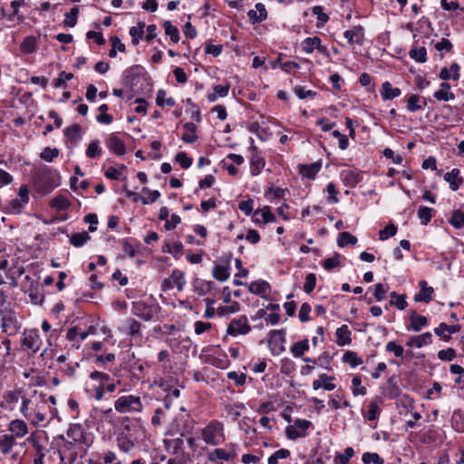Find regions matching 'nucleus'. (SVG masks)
I'll return each instance as SVG.
<instances>
[{
    "mask_svg": "<svg viewBox=\"0 0 464 464\" xmlns=\"http://www.w3.org/2000/svg\"><path fill=\"white\" fill-rule=\"evenodd\" d=\"M50 206L61 211L68 209L71 206V203L66 197L63 195H58L51 200Z\"/></svg>",
    "mask_w": 464,
    "mask_h": 464,
    "instance_id": "nucleus-39",
    "label": "nucleus"
},
{
    "mask_svg": "<svg viewBox=\"0 0 464 464\" xmlns=\"http://www.w3.org/2000/svg\"><path fill=\"white\" fill-rule=\"evenodd\" d=\"M316 285V276L314 273H309L305 276V282L304 284V291L306 294H310L314 291Z\"/></svg>",
    "mask_w": 464,
    "mask_h": 464,
    "instance_id": "nucleus-64",
    "label": "nucleus"
},
{
    "mask_svg": "<svg viewBox=\"0 0 464 464\" xmlns=\"http://www.w3.org/2000/svg\"><path fill=\"white\" fill-rule=\"evenodd\" d=\"M0 316L3 332L9 336L15 335L21 328V324L15 312L8 307H5L0 309Z\"/></svg>",
    "mask_w": 464,
    "mask_h": 464,
    "instance_id": "nucleus-5",
    "label": "nucleus"
},
{
    "mask_svg": "<svg viewBox=\"0 0 464 464\" xmlns=\"http://www.w3.org/2000/svg\"><path fill=\"white\" fill-rule=\"evenodd\" d=\"M247 16L252 24H259L267 18L266 6L262 3L256 4V10H249Z\"/></svg>",
    "mask_w": 464,
    "mask_h": 464,
    "instance_id": "nucleus-19",
    "label": "nucleus"
},
{
    "mask_svg": "<svg viewBox=\"0 0 464 464\" xmlns=\"http://www.w3.org/2000/svg\"><path fill=\"white\" fill-rule=\"evenodd\" d=\"M29 202V190L26 186H21L18 191V197L8 201L5 209L7 214H20L24 206Z\"/></svg>",
    "mask_w": 464,
    "mask_h": 464,
    "instance_id": "nucleus-7",
    "label": "nucleus"
},
{
    "mask_svg": "<svg viewBox=\"0 0 464 464\" xmlns=\"http://www.w3.org/2000/svg\"><path fill=\"white\" fill-rule=\"evenodd\" d=\"M303 51L305 53H312L315 49H317L321 53L324 55H328L327 47L322 45V41L318 36L307 37L303 41Z\"/></svg>",
    "mask_w": 464,
    "mask_h": 464,
    "instance_id": "nucleus-12",
    "label": "nucleus"
},
{
    "mask_svg": "<svg viewBox=\"0 0 464 464\" xmlns=\"http://www.w3.org/2000/svg\"><path fill=\"white\" fill-rule=\"evenodd\" d=\"M15 445V440L14 435L4 434L0 437V451L4 455L9 454L14 446Z\"/></svg>",
    "mask_w": 464,
    "mask_h": 464,
    "instance_id": "nucleus-32",
    "label": "nucleus"
},
{
    "mask_svg": "<svg viewBox=\"0 0 464 464\" xmlns=\"http://www.w3.org/2000/svg\"><path fill=\"white\" fill-rule=\"evenodd\" d=\"M257 216H260L262 221L266 224L269 222H275L276 220V216L271 212L270 207L266 206L261 209L254 211L253 218L256 223H258Z\"/></svg>",
    "mask_w": 464,
    "mask_h": 464,
    "instance_id": "nucleus-29",
    "label": "nucleus"
},
{
    "mask_svg": "<svg viewBox=\"0 0 464 464\" xmlns=\"http://www.w3.org/2000/svg\"><path fill=\"white\" fill-rule=\"evenodd\" d=\"M440 90L436 91L433 94L434 98L438 101L449 102L455 99V94L450 92V84L443 82L440 85Z\"/></svg>",
    "mask_w": 464,
    "mask_h": 464,
    "instance_id": "nucleus-21",
    "label": "nucleus"
},
{
    "mask_svg": "<svg viewBox=\"0 0 464 464\" xmlns=\"http://www.w3.org/2000/svg\"><path fill=\"white\" fill-rule=\"evenodd\" d=\"M163 28L165 31V34L169 36L170 41L173 44L179 43L180 36H179V30L177 26L173 25L170 21H165L163 23Z\"/></svg>",
    "mask_w": 464,
    "mask_h": 464,
    "instance_id": "nucleus-36",
    "label": "nucleus"
},
{
    "mask_svg": "<svg viewBox=\"0 0 464 464\" xmlns=\"http://www.w3.org/2000/svg\"><path fill=\"white\" fill-rule=\"evenodd\" d=\"M449 222L457 229L462 228L464 227V207L454 210Z\"/></svg>",
    "mask_w": 464,
    "mask_h": 464,
    "instance_id": "nucleus-35",
    "label": "nucleus"
},
{
    "mask_svg": "<svg viewBox=\"0 0 464 464\" xmlns=\"http://www.w3.org/2000/svg\"><path fill=\"white\" fill-rule=\"evenodd\" d=\"M343 362L355 368L362 363V359L353 351H346L343 355Z\"/></svg>",
    "mask_w": 464,
    "mask_h": 464,
    "instance_id": "nucleus-42",
    "label": "nucleus"
},
{
    "mask_svg": "<svg viewBox=\"0 0 464 464\" xmlns=\"http://www.w3.org/2000/svg\"><path fill=\"white\" fill-rule=\"evenodd\" d=\"M391 305L396 306L400 310H404L407 307V302L405 300V295H398L396 292L391 293Z\"/></svg>",
    "mask_w": 464,
    "mask_h": 464,
    "instance_id": "nucleus-53",
    "label": "nucleus"
},
{
    "mask_svg": "<svg viewBox=\"0 0 464 464\" xmlns=\"http://www.w3.org/2000/svg\"><path fill=\"white\" fill-rule=\"evenodd\" d=\"M90 379L98 383L89 388L88 392L96 401H102L104 397V386L111 381V376L106 372L94 371L90 373Z\"/></svg>",
    "mask_w": 464,
    "mask_h": 464,
    "instance_id": "nucleus-6",
    "label": "nucleus"
},
{
    "mask_svg": "<svg viewBox=\"0 0 464 464\" xmlns=\"http://www.w3.org/2000/svg\"><path fill=\"white\" fill-rule=\"evenodd\" d=\"M459 65L457 63H451L450 68L443 67L440 72V78L443 81L452 79L458 81L459 79Z\"/></svg>",
    "mask_w": 464,
    "mask_h": 464,
    "instance_id": "nucleus-25",
    "label": "nucleus"
},
{
    "mask_svg": "<svg viewBox=\"0 0 464 464\" xmlns=\"http://www.w3.org/2000/svg\"><path fill=\"white\" fill-rule=\"evenodd\" d=\"M115 410L121 414L125 413H140L144 409V405L140 396L122 395L114 401Z\"/></svg>",
    "mask_w": 464,
    "mask_h": 464,
    "instance_id": "nucleus-3",
    "label": "nucleus"
},
{
    "mask_svg": "<svg viewBox=\"0 0 464 464\" xmlns=\"http://www.w3.org/2000/svg\"><path fill=\"white\" fill-rule=\"evenodd\" d=\"M170 278L172 280L173 285H176L178 291H183L186 285L184 272L179 269H174L170 275Z\"/></svg>",
    "mask_w": 464,
    "mask_h": 464,
    "instance_id": "nucleus-38",
    "label": "nucleus"
},
{
    "mask_svg": "<svg viewBox=\"0 0 464 464\" xmlns=\"http://www.w3.org/2000/svg\"><path fill=\"white\" fill-rule=\"evenodd\" d=\"M200 438L209 446H218L226 440L224 424L218 420H210L204 428L200 430Z\"/></svg>",
    "mask_w": 464,
    "mask_h": 464,
    "instance_id": "nucleus-2",
    "label": "nucleus"
},
{
    "mask_svg": "<svg viewBox=\"0 0 464 464\" xmlns=\"http://www.w3.org/2000/svg\"><path fill=\"white\" fill-rule=\"evenodd\" d=\"M354 450L352 447H347L343 453H336L334 457V462L336 464H347L349 460L353 457Z\"/></svg>",
    "mask_w": 464,
    "mask_h": 464,
    "instance_id": "nucleus-50",
    "label": "nucleus"
},
{
    "mask_svg": "<svg viewBox=\"0 0 464 464\" xmlns=\"http://www.w3.org/2000/svg\"><path fill=\"white\" fill-rule=\"evenodd\" d=\"M343 36L350 44H356L362 45L364 41V28L362 25H354L351 29L346 30Z\"/></svg>",
    "mask_w": 464,
    "mask_h": 464,
    "instance_id": "nucleus-13",
    "label": "nucleus"
},
{
    "mask_svg": "<svg viewBox=\"0 0 464 464\" xmlns=\"http://www.w3.org/2000/svg\"><path fill=\"white\" fill-rule=\"evenodd\" d=\"M145 23L140 22L138 25L130 28V35L131 36V42L134 45H137L142 39L144 34Z\"/></svg>",
    "mask_w": 464,
    "mask_h": 464,
    "instance_id": "nucleus-37",
    "label": "nucleus"
},
{
    "mask_svg": "<svg viewBox=\"0 0 464 464\" xmlns=\"http://www.w3.org/2000/svg\"><path fill=\"white\" fill-rule=\"evenodd\" d=\"M433 209L428 207H420L418 210V218L420 219L421 224L427 225L432 218Z\"/></svg>",
    "mask_w": 464,
    "mask_h": 464,
    "instance_id": "nucleus-60",
    "label": "nucleus"
},
{
    "mask_svg": "<svg viewBox=\"0 0 464 464\" xmlns=\"http://www.w3.org/2000/svg\"><path fill=\"white\" fill-rule=\"evenodd\" d=\"M159 312L160 306L157 304L149 305L142 301L132 303L131 313L146 322L150 321Z\"/></svg>",
    "mask_w": 464,
    "mask_h": 464,
    "instance_id": "nucleus-8",
    "label": "nucleus"
},
{
    "mask_svg": "<svg viewBox=\"0 0 464 464\" xmlns=\"http://www.w3.org/2000/svg\"><path fill=\"white\" fill-rule=\"evenodd\" d=\"M459 169H453L451 171L445 173L444 179L450 184V188L456 191L463 183V179L459 176Z\"/></svg>",
    "mask_w": 464,
    "mask_h": 464,
    "instance_id": "nucleus-20",
    "label": "nucleus"
},
{
    "mask_svg": "<svg viewBox=\"0 0 464 464\" xmlns=\"http://www.w3.org/2000/svg\"><path fill=\"white\" fill-rule=\"evenodd\" d=\"M252 423H254V420L250 419L249 417H244L238 421V427L241 430L244 431L245 434H248L250 430L256 433V429L252 428Z\"/></svg>",
    "mask_w": 464,
    "mask_h": 464,
    "instance_id": "nucleus-63",
    "label": "nucleus"
},
{
    "mask_svg": "<svg viewBox=\"0 0 464 464\" xmlns=\"http://www.w3.org/2000/svg\"><path fill=\"white\" fill-rule=\"evenodd\" d=\"M343 181L345 186L353 188L362 180L363 173L358 169L342 171Z\"/></svg>",
    "mask_w": 464,
    "mask_h": 464,
    "instance_id": "nucleus-15",
    "label": "nucleus"
},
{
    "mask_svg": "<svg viewBox=\"0 0 464 464\" xmlns=\"http://www.w3.org/2000/svg\"><path fill=\"white\" fill-rule=\"evenodd\" d=\"M142 192L147 194V196H141V198H140L143 205L151 204L160 197V193L158 190H150L147 188H143Z\"/></svg>",
    "mask_w": 464,
    "mask_h": 464,
    "instance_id": "nucleus-49",
    "label": "nucleus"
},
{
    "mask_svg": "<svg viewBox=\"0 0 464 464\" xmlns=\"http://www.w3.org/2000/svg\"><path fill=\"white\" fill-rule=\"evenodd\" d=\"M102 154V148L100 147V140H92L87 147L86 156L89 159H96L101 157Z\"/></svg>",
    "mask_w": 464,
    "mask_h": 464,
    "instance_id": "nucleus-41",
    "label": "nucleus"
},
{
    "mask_svg": "<svg viewBox=\"0 0 464 464\" xmlns=\"http://www.w3.org/2000/svg\"><path fill=\"white\" fill-rule=\"evenodd\" d=\"M362 460L364 464H383V459L375 452H365L362 456Z\"/></svg>",
    "mask_w": 464,
    "mask_h": 464,
    "instance_id": "nucleus-54",
    "label": "nucleus"
},
{
    "mask_svg": "<svg viewBox=\"0 0 464 464\" xmlns=\"http://www.w3.org/2000/svg\"><path fill=\"white\" fill-rule=\"evenodd\" d=\"M186 132L182 135L181 140L186 143H194L198 140V135L196 133L197 127L193 122H186L184 124Z\"/></svg>",
    "mask_w": 464,
    "mask_h": 464,
    "instance_id": "nucleus-31",
    "label": "nucleus"
},
{
    "mask_svg": "<svg viewBox=\"0 0 464 464\" xmlns=\"http://www.w3.org/2000/svg\"><path fill=\"white\" fill-rule=\"evenodd\" d=\"M63 131L66 139L72 144H77L82 138V127L78 123L68 126Z\"/></svg>",
    "mask_w": 464,
    "mask_h": 464,
    "instance_id": "nucleus-24",
    "label": "nucleus"
},
{
    "mask_svg": "<svg viewBox=\"0 0 464 464\" xmlns=\"http://www.w3.org/2000/svg\"><path fill=\"white\" fill-rule=\"evenodd\" d=\"M21 343L24 350H31L34 353L38 352L41 347V340L35 331L24 333Z\"/></svg>",
    "mask_w": 464,
    "mask_h": 464,
    "instance_id": "nucleus-11",
    "label": "nucleus"
},
{
    "mask_svg": "<svg viewBox=\"0 0 464 464\" xmlns=\"http://www.w3.org/2000/svg\"><path fill=\"white\" fill-rule=\"evenodd\" d=\"M36 49V39L34 36H27L20 45V50L24 53H33Z\"/></svg>",
    "mask_w": 464,
    "mask_h": 464,
    "instance_id": "nucleus-47",
    "label": "nucleus"
},
{
    "mask_svg": "<svg viewBox=\"0 0 464 464\" xmlns=\"http://www.w3.org/2000/svg\"><path fill=\"white\" fill-rule=\"evenodd\" d=\"M421 98L418 94H411L408 100H407V110L411 112L418 111L423 110V108L426 106L427 102L423 99L422 103L420 104Z\"/></svg>",
    "mask_w": 464,
    "mask_h": 464,
    "instance_id": "nucleus-34",
    "label": "nucleus"
},
{
    "mask_svg": "<svg viewBox=\"0 0 464 464\" xmlns=\"http://www.w3.org/2000/svg\"><path fill=\"white\" fill-rule=\"evenodd\" d=\"M380 412L381 410L378 404L375 401H372L368 406L365 417L367 418L368 420L373 421L379 418Z\"/></svg>",
    "mask_w": 464,
    "mask_h": 464,
    "instance_id": "nucleus-59",
    "label": "nucleus"
},
{
    "mask_svg": "<svg viewBox=\"0 0 464 464\" xmlns=\"http://www.w3.org/2000/svg\"><path fill=\"white\" fill-rule=\"evenodd\" d=\"M67 437L70 441L64 443L63 448L71 450L75 444L83 445L89 448L92 444V439L84 431L80 424H72L67 430Z\"/></svg>",
    "mask_w": 464,
    "mask_h": 464,
    "instance_id": "nucleus-4",
    "label": "nucleus"
},
{
    "mask_svg": "<svg viewBox=\"0 0 464 464\" xmlns=\"http://www.w3.org/2000/svg\"><path fill=\"white\" fill-rule=\"evenodd\" d=\"M59 150L57 148L45 147L40 154V158L46 162H52L59 156Z\"/></svg>",
    "mask_w": 464,
    "mask_h": 464,
    "instance_id": "nucleus-55",
    "label": "nucleus"
},
{
    "mask_svg": "<svg viewBox=\"0 0 464 464\" xmlns=\"http://www.w3.org/2000/svg\"><path fill=\"white\" fill-rule=\"evenodd\" d=\"M357 241L358 240L355 236H353L351 233L344 231L339 234L337 238V245L340 247H344L348 245L354 246L356 245Z\"/></svg>",
    "mask_w": 464,
    "mask_h": 464,
    "instance_id": "nucleus-40",
    "label": "nucleus"
},
{
    "mask_svg": "<svg viewBox=\"0 0 464 464\" xmlns=\"http://www.w3.org/2000/svg\"><path fill=\"white\" fill-rule=\"evenodd\" d=\"M268 345L273 355H279L285 351V342L284 330H272L269 332Z\"/></svg>",
    "mask_w": 464,
    "mask_h": 464,
    "instance_id": "nucleus-10",
    "label": "nucleus"
},
{
    "mask_svg": "<svg viewBox=\"0 0 464 464\" xmlns=\"http://www.w3.org/2000/svg\"><path fill=\"white\" fill-rule=\"evenodd\" d=\"M183 436L184 434L181 433L180 437L169 440V446L172 449L175 455L183 456L185 454Z\"/></svg>",
    "mask_w": 464,
    "mask_h": 464,
    "instance_id": "nucleus-46",
    "label": "nucleus"
},
{
    "mask_svg": "<svg viewBox=\"0 0 464 464\" xmlns=\"http://www.w3.org/2000/svg\"><path fill=\"white\" fill-rule=\"evenodd\" d=\"M321 163L304 164L300 166L299 172L304 178L314 179L321 169Z\"/></svg>",
    "mask_w": 464,
    "mask_h": 464,
    "instance_id": "nucleus-27",
    "label": "nucleus"
},
{
    "mask_svg": "<svg viewBox=\"0 0 464 464\" xmlns=\"http://www.w3.org/2000/svg\"><path fill=\"white\" fill-rule=\"evenodd\" d=\"M336 343L339 346L348 345L352 343V333L346 324L338 327L335 332Z\"/></svg>",
    "mask_w": 464,
    "mask_h": 464,
    "instance_id": "nucleus-26",
    "label": "nucleus"
},
{
    "mask_svg": "<svg viewBox=\"0 0 464 464\" xmlns=\"http://www.w3.org/2000/svg\"><path fill=\"white\" fill-rule=\"evenodd\" d=\"M106 145L109 150L117 156H122L126 152L125 144L120 137L111 134L106 140Z\"/></svg>",
    "mask_w": 464,
    "mask_h": 464,
    "instance_id": "nucleus-17",
    "label": "nucleus"
},
{
    "mask_svg": "<svg viewBox=\"0 0 464 464\" xmlns=\"http://www.w3.org/2000/svg\"><path fill=\"white\" fill-rule=\"evenodd\" d=\"M60 185V175L48 166L38 169L34 177V186L37 192L44 195L52 192Z\"/></svg>",
    "mask_w": 464,
    "mask_h": 464,
    "instance_id": "nucleus-1",
    "label": "nucleus"
},
{
    "mask_svg": "<svg viewBox=\"0 0 464 464\" xmlns=\"http://www.w3.org/2000/svg\"><path fill=\"white\" fill-rule=\"evenodd\" d=\"M312 13L317 16L320 24H317V27H321L329 21V15L324 12L321 5H315L312 8Z\"/></svg>",
    "mask_w": 464,
    "mask_h": 464,
    "instance_id": "nucleus-62",
    "label": "nucleus"
},
{
    "mask_svg": "<svg viewBox=\"0 0 464 464\" xmlns=\"http://www.w3.org/2000/svg\"><path fill=\"white\" fill-rule=\"evenodd\" d=\"M397 233V227L391 223L387 225L383 229L379 231V239L383 241L391 237H393Z\"/></svg>",
    "mask_w": 464,
    "mask_h": 464,
    "instance_id": "nucleus-61",
    "label": "nucleus"
},
{
    "mask_svg": "<svg viewBox=\"0 0 464 464\" xmlns=\"http://www.w3.org/2000/svg\"><path fill=\"white\" fill-rule=\"evenodd\" d=\"M8 430L11 432L10 435H14V440L24 437L28 432L26 423L22 420H13L8 425Z\"/></svg>",
    "mask_w": 464,
    "mask_h": 464,
    "instance_id": "nucleus-18",
    "label": "nucleus"
},
{
    "mask_svg": "<svg viewBox=\"0 0 464 464\" xmlns=\"http://www.w3.org/2000/svg\"><path fill=\"white\" fill-rule=\"evenodd\" d=\"M90 239L91 237L89 236L88 232L74 233L70 237V243L75 247H80L82 246Z\"/></svg>",
    "mask_w": 464,
    "mask_h": 464,
    "instance_id": "nucleus-44",
    "label": "nucleus"
},
{
    "mask_svg": "<svg viewBox=\"0 0 464 464\" xmlns=\"http://www.w3.org/2000/svg\"><path fill=\"white\" fill-rule=\"evenodd\" d=\"M265 160L258 153H253L250 160V171L253 176L258 175L265 167Z\"/></svg>",
    "mask_w": 464,
    "mask_h": 464,
    "instance_id": "nucleus-30",
    "label": "nucleus"
},
{
    "mask_svg": "<svg viewBox=\"0 0 464 464\" xmlns=\"http://www.w3.org/2000/svg\"><path fill=\"white\" fill-rule=\"evenodd\" d=\"M291 455L290 450L280 449L275 451L267 459V464H278L279 459H285Z\"/></svg>",
    "mask_w": 464,
    "mask_h": 464,
    "instance_id": "nucleus-51",
    "label": "nucleus"
},
{
    "mask_svg": "<svg viewBox=\"0 0 464 464\" xmlns=\"http://www.w3.org/2000/svg\"><path fill=\"white\" fill-rule=\"evenodd\" d=\"M432 341L433 337L431 333L426 332L420 335L411 336L407 340L406 345L409 347L421 348L423 346L430 344Z\"/></svg>",
    "mask_w": 464,
    "mask_h": 464,
    "instance_id": "nucleus-14",
    "label": "nucleus"
},
{
    "mask_svg": "<svg viewBox=\"0 0 464 464\" xmlns=\"http://www.w3.org/2000/svg\"><path fill=\"white\" fill-rule=\"evenodd\" d=\"M213 277L220 282H224L228 279L230 273L229 268L225 266H215L212 271Z\"/></svg>",
    "mask_w": 464,
    "mask_h": 464,
    "instance_id": "nucleus-45",
    "label": "nucleus"
},
{
    "mask_svg": "<svg viewBox=\"0 0 464 464\" xmlns=\"http://www.w3.org/2000/svg\"><path fill=\"white\" fill-rule=\"evenodd\" d=\"M124 170H125V166L124 165H121L120 168H115V167L110 166L106 169L104 175L109 179L119 180V179H121V175H122Z\"/></svg>",
    "mask_w": 464,
    "mask_h": 464,
    "instance_id": "nucleus-52",
    "label": "nucleus"
},
{
    "mask_svg": "<svg viewBox=\"0 0 464 464\" xmlns=\"http://www.w3.org/2000/svg\"><path fill=\"white\" fill-rule=\"evenodd\" d=\"M308 350H309L308 339H304L297 343H295L290 348V352L292 353L293 356L295 358L303 357L304 353L307 352Z\"/></svg>",
    "mask_w": 464,
    "mask_h": 464,
    "instance_id": "nucleus-33",
    "label": "nucleus"
},
{
    "mask_svg": "<svg viewBox=\"0 0 464 464\" xmlns=\"http://www.w3.org/2000/svg\"><path fill=\"white\" fill-rule=\"evenodd\" d=\"M166 94L167 93L164 90H159L156 97V104L160 107H163L165 105L173 107L176 103L175 100L172 97L166 98Z\"/></svg>",
    "mask_w": 464,
    "mask_h": 464,
    "instance_id": "nucleus-48",
    "label": "nucleus"
},
{
    "mask_svg": "<svg viewBox=\"0 0 464 464\" xmlns=\"http://www.w3.org/2000/svg\"><path fill=\"white\" fill-rule=\"evenodd\" d=\"M420 290L414 295L415 302L429 303L432 299L433 288L428 286L427 282L422 280L420 282Z\"/></svg>",
    "mask_w": 464,
    "mask_h": 464,
    "instance_id": "nucleus-22",
    "label": "nucleus"
},
{
    "mask_svg": "<svg viewBox=\"0 0 464 464\" xmlns=\"http://www.w3.org/2000/svg\"><path fill=\"white\" fill-rule=\"evenodd\" d=\"M117 445L120 450L128 453L134 448L135 443L127 433L121 432L117 436Z\"/></svg>",
    "mask_w": 464,
    "mask_h": 464,
    "instance_id": "nucleus-28",
    "label": "nucleus"
},
{
    "mask_svg": "<svg viewBox=\"0 0 464 464\" xmlns=\"http://www.w3.org/2000/svg\"><path fill=\"white\" fill-rule=\"evenodd\" d=\"M248 289L255 295H263L269 290V284L264 280L255 281L249 285Z\"/></svg>",
    "mask_w": 464,
    "mask_h": 464,
    "instance_id": "nucleus-43",
    "label": "nucleus"
},
{
    "mask_svg": "<svg viewBox=\"0 0 464 464\" xmlns=\"http://www.w3.org/2000/svg\"><path fill=\"white\" fill-rule=\"evenodd\" d=\"M362 384V377L359 375H356L352 380V385L353 387V394L354 396L359 395H365L367 392V390L364 386H361Z\"/></svg>",
    "mask_w": 464,
    "mask_h": 464,
    "instance_id": "nucleus-57",
    "label": "nucleus"
},
{
    "mask_svg": "<svg viewBox=\"0 0 464 464\" xmlns=\"http://www.w3.org/2000/svg\"><path fill=\"white\" fill-rule=\"evenodd\" d=\"M411 324L407 326L408 331L420 332L422 328L428 325V318L424 315H420L416 311L412 310L410 314Z\"/></svg>",
    "mask_w": 464,
    "mask_h": 464,
    "instance_id": "nucleus-16",
    "label": "nucleus"
},
{
    "mask_svg": "<svg viewBox=\"0 0 464 464\" xmlns=\"http://www.w3.org/2000/svg\"><path fill=\"white\" fill-rule=\"evenodd\" d=\"M410 57L418 63H424L427 60V51L425 47L415 48L410 51Z\"/></svg>",
    "mask_w": 464,
    "mask_h": 464,
    "instance_id": "nucleus-58",
    "label": "nucleus"
},
{
    "mask_svg": "<svg viewBox=\"0 0 464 464\" xmlns=\"http://www.w3.org/2000/svg\"><path fill=\"white\" fill-rule=\"evenodd\" d=\"M380 93L382 100L388 101L399 97L401 94V91L400 88H394L390 82H384L382 84Z\"/></svg>",
    "mask_w": 464,
    "mask_h": 464,
    "instance_id": "nucleus-23",
    "label": "nucleus"
},
{
    "mask_svg": "<svg viewBox=\"0 0 464 464\" xmlns=\"http://www.w3.org/2000/svg\"><path fill=\"white\" fill-rule=\"evenodd\" d=\"M251 329L247 317L246 315H240L239 317L234 318L230 321L227 328V334L233 337L246 335L249 334Z\"/></svg>",
    "mask_w": 464,
    "mask_h": 464,
    "instance_id": "nucleus-9",
    "label": "nucleus"
},
{
    "mask_svg": "<svg viewBox=\"0 0 464 464\" xmlns=\"http://www.w3.org/2000/svg\"><path fill=\"white\" fill-rule=\"evenodd\" d=\"M78 13V7L72 8L69 13L65 14L63 24L68 27L75 26L77 24Z\"/></svg>",
    "mask_w": 464,
    "mask_h": 464,
    "instance_id": "nucleus-56",
    "label": "nucleus"
}]
</instances>
